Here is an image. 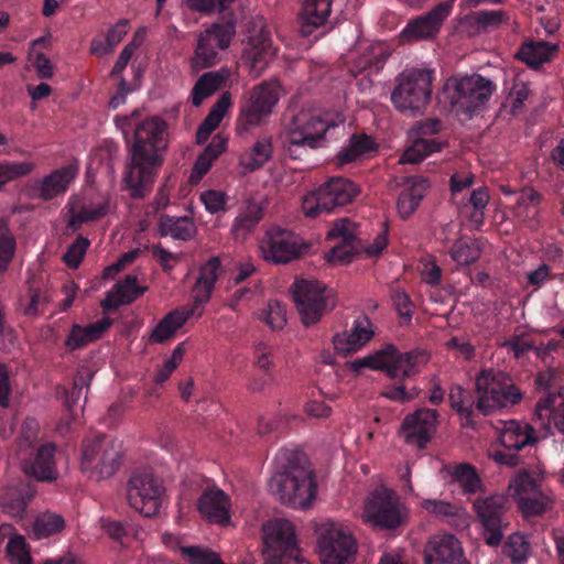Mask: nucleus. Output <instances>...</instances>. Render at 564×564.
<instances>
[{
    "instance_id": "f257e3e1",
    "label": "nucleus",
    "mask_w": 564,
    "mask_h": 564,
    "mask_svg": "<svg viewBox=\"0 0 564 564\" xmlns=\"http://www.w3.org/2000/svg\"><path fill=\"white\" fill-rule=\"evenodd\" d=\"M139 116L134 110L131 116L115 118L127 141L129 162L126 165L123 182L131 197L143 198L152 189L155 177L164 161L169 144L167 124L158 117H150L133 122Z\"/></svg>"
},
{
    "instance_id": "f03ea898",
    "label": "nucleus",
    "mask_w": 564,
    "mask_h": 564,
    "mask_svg": "<svg viewBox=\"0 0 564 564\" xmlns=\"http://www.w3.org/2000/svg\"><path fill=\"white\" fill-rule=\"evenodd\" d=\"M275 471L269 487L278 499L292 508H308L317 494V485L306 455L300 449L282 448L274 458Z\"/></svg>"
},
{
    "instance_id": "7ed1b4c3",
    "label": "nucleus",
    "mask_w": 564,
    "mask_h": 564,
    "mask_svg": "<svg viewBox=\"0 0 564 564\" xmlns=\"http://www.w3.org/2000/svg\"><path fill=\"white\" fill-rule=\"evenodd\" d=\"M334 123L318 110H301L284 118L285 149L289 156L300 160L308 149H317Z\"/></svg>"
},
{
    "instance_id": "20e7f679",
    "label": "nucleus",
    "mask_w": 564,
    "mask_h": 564,
    "mask_svg": "<svg viewBox=\"0 0 564 564\" xmlns=\"http://www.w3.org/2000/svg\"><path fill=\"white\" fill-rule=\"evenodd\" d=\"M476 410L482 415L512 408L522 401L523 394L513 379L495 368H484L475 377Z\"/></svg>"
},
{
    "instance_id": "39448f33",
    "label": "nucleus",
    "mask_w": 564,
    "mask_h": 564,
    "mask_svg": "<svg viewBox=\"0 0 564 564\" xmlns=\"http://www.w3.org/2000/svg\"><path fill=\"white\" fill-rule=\"evenodd\" d=\"M496 84L479 74L452 77L445 84L446 97L453 111L471 117L496 91Z\"/></svg>"
},
{
    "instance_id": "423d86ee",
    "label": "nucleus",
    "mask_w": 564,
    "mask_h": 564,
    "mask_svg": "<svg viewBox=\"0 0 564 564\" xmlns=\"http://www.w3.org/2000/svg\"><path fill=\"white\" fill-rule=\"evenodd\" d=\"M362 521L380 530H397L404 525L409 510L392 489L378 487L364 500Z\"/></svg>"
},
{
    "instance_id": "0eeeda50",
    "label": "nucleus",
    "mask_w": 564,
    "mask_h": 564,
    "mask_svg": "<svg viewBox=\"0 0 564 564\" xmlns=\"http://www.w3.org/2000/svg\"><path fill=\"white\" fill-rule=\"evenodd\" d=\"M423 357L422 351L402 352L394 345L388 344L371 355L352 360L350 368L355 372L369 368L383 371L391 379H405L417 373Z\"/></svg>"
},
{
    "instance_id": "6e6552de",
    "label": "nucleus",
    "mask_w": 564,
    "mask_h": 564,
    "mask_svg": "<svg viewBox=\"0 0 564 564\" xmlns=\"http://www.w3.org/2000/svg\"><path fill=\"white\" fill-rule=\"evenodd\" d=\"M359 193L360 187L355 182L343 176H334L304 196L302 210L305 216L315 218L322 213L329 214L350 204Z\"/></svg>"
},
{
    "instance_id": "1a4fd4ad",
    "label": "nucleus",
    "mask_w": 564,
    "mask_h": 564,
    "mask_svg": "<svg viewBox=\"0 0 564 564\" xmlns=\"http://www.w3.org/2000/svg\"><path fill=\"white\" fill-rule=\"evenodd\" d=\"M433 72L412 68L402 72L391 94V101L400 111H422L431 99Z\"/></svg>"
},
{
    "instance_id": "9d476101",
    "label": "nucleus",
    "mask_w": 564,
    "mask_h": 564,
    "mask_svg": "<svg viewBox=\"0 0 564 564\" xmlns=\"http://www.w3.org/2000/svg\"><path fill=\"white\" fill-rule=\"evenodd\" d=\"M292 289L297 312L305 326L316 324L326 312L332 311L336 306L333 290L327 289L317 280H296Z\"/></svg>"
},
{
    "instance_id": "9b49d317",
    "label": "nucleus",
    "mask_w": 564,
    "mask_h": 564,
    "mask_svg": "<svg viewBox=\"0 0 564 564\" xmlns=\"http://www.w3.org/2000/svg\"><path fill=\"white\" fill-rule=\"evenodd\" d=\"M122 458L121 445L106 435L85 441L82 448V468L97 480L115 475Z\"/></svg>"
},
{
    "instance_id": "f8f14e48",
    "label": "nucleus",
    "mask_w": 564,
    "mask_h": 564,
    "mask_svg": "<svg viewBox=\"0 0 564 564\" xmlns=\"http://www.w3.org/2000/svg\"><path fill=\"white\" fill-rule=\"evenodd\" d=\"M498 441L503 449L495 451L492 458L496 463L508 467H516L521 464L519 451L533 446L538 443V435L532 425L528 422L509 420L501 422Z\"/></svg>"
},
{
    "instance_id": "ddd939ff",
    "label": "nucleus",
    "mask_w": 564,
    "mask_h": 564,
    "mask_svg": "<svg viewBox=\"0 0 564 564\" xmlns=\"http://www.w3.org/2000/svg\"><path fill=\"white\" fill-rule=\"evenodd\" d=\"M543 474L520 469L512 481L518 507L525 518L538 517L552 508L553 500L543 489Z\"/></svg>"
},
{
    "instance_id": "4468645a",
    "label": "nucleus",
    "mask_w": 564,
    "mask_h": 564,
    "mask_svg": "<svg viewBox=\"0 0 564 564\" xmlns=\"http://www.w3.org/2000/svg\"><path fill=\"white\" fill-rule=\"evenodd\" d=\"M164 492L162 480L152 471H135L128 481L127 499L137 512L151 518L159 513Z\"/></svg>"
},
{
    "instance_id": "2eb2a0df",
    "label": "nucleus",
    "mask_w": 564,
    "mask_h": 564,
    "mask_svg": "<svg viewBox=\"0 0 564 564\" xmlns=\"http://www.w3.org/2000/svg\"><path fill=\"white\" fill-rule=\"evenodd\" d=\"M317 534L322 564H347L357 552L352 534L339 523L324 522L318 527Z\"/></svg>"
},
{
    "instance_id": "dca6fc26",
    "label": "nucleus",
    "mask_w": 564,
    "mask_h": 564,
    "mask_svg": "<svg viewBox=\"0 0 564 564\" xmlns=\"http://www.w3.org/2000/svg\"><path fill=\"white\" fill-rule=\"evenodd\" d=\"M506 503L503 496H489L476 499L473 505L480 523V534L489 546L500 545L509 527Z\"/></svg>"
},
{
    "instance_id": "f3484780",
    "label": "nucleus",
    "mask_w": 564,
    "mask_h": 564,
    "mask_svg": "<svg viewBox=\"0 0 564 564\" xmlns=\"http://www.w3.org/2000/svg\"><path fill=\"white\" fill-rule=\"evenodd\" d=\"M279 101L278 86L272 83H262L254 86L246 102L241 106L238 118L239 132H248L260 126L272 112Z\"/></svg>"
},
{
    "instance_id": "a211bd4d",
    "label": "nucleus",
    "mask_w": 564,
    "mask_h": 564,
    "mask_svg": "<svg viewBox=\"0 0 564 564\" xmlns=\"http://www.w3.org/2000/svg\"><path fill=\"white\" fill-rule=\"evenodd\" d=\"M236 33L234 17L221 23H214L198 36L195 50V65L207 68L218 61V53L229 46Z\"/></svg>"
},
{
    "instance_id": "6ab92c4d",
    "label": "nucleus",
    "mask_w": 564,
    "mask_h": 564,
    "mask_svg": "<svg viewBox=\"0 0 564 564\" xmlns=\"http://www.w3.org/2000/svg\"><path fill=\"white\" fill-rule=\"evenodd\" d=\"M305 247L297 235L280 227L269 229L261 242L264 259L278 264L299 259Z\"/></svg>"
},
{
    "instance_id": "aec40b11",
    "label": "nucleus",
    "mask_w": 564,
    "mask_h": 564,
    "mask_svg": "<svg viewBox=\"0 0 564 564\" xmlns=\"http://www.w3.org/2000/svg\"><path fill=\"white\" fill-rule=\"evenodd\" d=\"M78 165L76 163L66 164L59 169L53 170L42 178L33 180L26 186V194L34 199L50 202L58 196H63L72 182L78 175Z\"/></svg>"
},
{
    "instance_id": "412c9836",
    "label": "nucleus",
    "mask_w": 564,
    "mask_h": 564,
    "mask_svg": "<svg viewBox=\"0 0 564 564\" xmlns=\"http://www.w3.org/2000/svg\"><path fill=\"white\" fill-rule=\"evenodd\" d=\"M455 0H447L436 4L427 13L408 22L401 37L405 42L432 40L440 33L443 22L451 14Z\"/></svg>"
},
{
    "instance_id": "4be33fe9",
    "label": "nucleus",
    "mask_w": 564,
    "mask_h": 564,
    "mask_svg": "<svg viewBox=\"0 0 564 564\" xmlns=\"http://www.w3.org/2000/svg\"><path fill=\"white\" fill-rule=\"evenodd\" d=\"M437 416V411L431 409H419L408 414L401 424V437L408 445L425 448L436 432Z\"/></svg>"
},
{
    "instance_id": "5701e85b",
    "label": "nucleus",
    "mask_w": 564,
    "mask_h": 564,
    "mask_svg": "<svg viewBox=\"0 0 564 564\" xmlns=\"http://www.w3.org/2000/svg\"><path fill=\"white\" fill-rule=\"evenodd\" d=\"M357 226L348 218L337 219L327 234V239L335 245L328 252V261L346 263L358 250Z\"/></svg>"
},
{
    "instance_id": "b1692460",
    "label": "nucleus",
    "mask_w": 564,
    "mask_h": 564,
    "mask_svg": "<svg viewBox=\"0 0 564 564\" xmlns=\"http://www.w3.org/2000/svg\"><path fill=\"white\" fill-rule=\"evenodd\" d=\"M425 564H468L462 544L453 534L431 538L424 550Z\"/></svg>"
},
{
    "instance_id": "393cba45",
    "label": "nucleus",
    "mask_w": 564,
    "mask_h": 564,
    "mask_svg": "<svg viewBox=\"0 0 564 564\" xmlns=\"http://www.w3.org/2000/svg\"><path fill=\"white\" fill-rule=\"evenodd\" d=\"M264 546L278 552L297 555V540L293 523L286 519H275L263 525Z\"/></svg>"
},
{
    "instance_id": "a878e982",
    "label": "nucleus",
    "mask_w": 564,
    "mask_h": 564,
    "mask_svg": "<svg viewBox=\"0 0 564 564\" xmlns=\"http://www.w3.org/2000/svg\"><path fill=\"white\" fill-rule=\"evenodd\" d=\"M56 446L52 443L41 445L22 463L23 471L40 481H54L58 477L56 466Z\"/></svg>"
},
{
    "instance_id": "bb28decb",
    "label": "nucleus",
    "mask_w": 564,
    "mask_h": 564,
    "mask_svg": "<svg viewBox=\"0 0 564 564\" xmlns=\"http://www.w3.org/2000/svg\"><path fill=\"white\" fill-rule=\"evenodd\" d=\"M197 510L210 523L227 524L230 520V498L215 486L207 487L198 498Z\"/></svg>"
},
{
    "instance_id": "cd10ccee",
    "label": "nucleus",
    "mask_w": 564,
    "mask_h": 564,
    "mask_svg": "<svg viewBox=\"0 0 564 564\" xmlns=\"http://www.w3.org/2000/svg\"><path fill=\"white\" fill-rule=\"evenodd\" d=\"M556 400L553 393L541 398L534 408V421L547 433L564 436V400L558 404Z\"/></svg>"
},
{
    "instance_id": "c85d7f7f",
    "label": "nucleus",
    "mask_w": 564,
    "mask_h": 564,
    "mask_svg": "<svg viewBox=\"0 0 564 564\" xmlns=\"http://www.w3.org/2000/svg\"><path fill=\"white\" fill-rule=\"evenodd\" d=\"M221 262L218 257H212L199 268L194 285V304L192 314L209 302L215 284L221 275Z\"/></svg>"
},
{
    "instance_id": "c756f323",
    "label": "nucleus",
    "mask_w": 564,
    "mask_h": 564,
    "mask_svg": "<svg viewBox=\"0 0 564 564\" xmlns=\"http://www.w3.org/2000/svg\"><path fill=\"white\" fill-rule=\"evenodd\" d=\"M371 322L367 316L355 319L349 332L334 336V347L343 355H349L359 350L373 336Z\"/></svg>"
},
{
    "instance_id": "7c9ffc66",
    "label": "nucleus",
    "mask_w": 564,
    "mask_h": 564,
    "mask_svg": "<svg viewBox=\"0 0 564 564\" xmlns=\"http://www.w3.org/2000/svg\"><path fill=\"white\" fill-rule=\"evenodd\" d=\"M557 51V44L528 39L518 48L516 58L532 69H539L543 64L550 62Z\"/></svg>"
},
{
    "instance_id": "2f4dec72",
    "label": "nucleus",
    "mask_w": 564,
    "mask_h": 564,
    "mask_svg": "<svg viewBox=\"0 0 564 564\" xmlns=\"http://www.w3.org/2000/svg\"><path fill=\"white\" fill-rule=\"evenodd\" d=\"M332 0H303L300 11V33L310 36L327 20Z\"/></svg>"
},
{
    "instance_id": "473e14b6",
    "label": "nucleus",
    "mask_w": 564,
    "mask_h": 564,
    "mask_svg": "<svg viewBox=\"0 0 564 564\" xmlns=\"http://www.w3.org/2000/svg\"><path fill=\"white\" fill-rule=\"evenodd\" d=\"M429 187L430 182L423 176L408 177V187L400 193L397 202L401 218L408 219L415 212Z\"/></svg>"
},
{
    "instance_id": "72a5a7b5",
    "label": "nucleus",
    "mask_w": 564,
    "mask_h": 564,
    "mask_svg": "<svg viewBox=\"0 0 564 564\" xmlns=\"http://www.w3.org/2000/svg\"><path fill=\"white\" fill-rule=\"evenodd\" d=\"M510 15L503 10H480L466 14L462 25L469 35H476L489 29H498L502 24H509Z\"/></svg>"
},
{
    "instance_id": "f704fd0d",
    "label": "nucleus",
    "mask_w": 564,
    "mask_h": 564,
    "mask_svg": "<svg viewBox=\"0 0 564 564\" xmlns=\"http://www.w3.org/2000/svg\"><path fill=\"white\" fill-rule=\"evenodd\" d=\"M243 54L250 61L252 67H260L261 64L268 63L274 55L270 32L265 28H261L257 34L250 35Z\"/></svg>"
},
{
    "instance_id": "c9c22d12",
    "label": "nucleus",
    "mask_w": 564,
    "mask_h": 564,
    "mask_svg": "<svg viewBox=\"0 0 564 564\" xmlns=\"http://www.w3.org/2000/svg\"><path fill=\"white\" fill-rule=\"evenodd\" d=\"M159 231L162 237L187 241L196 234V225L188 216L161 215Z\"/></svg>"
},
{
    "instance_id": "e433bc0d",
    "label": "nucleus",
    "mask_w": 564,
    "mask_h": 564,
    "mask_svg": "<svg viewBox=\"0 0 564 564\" xmlns=\"http://www.w3.org/2000/svg\"><path fill=\"white\" fill-rule=\"evenodd\" d=\"M68 206L69 219L67 227L72 229L73 232L79 230L83 224L94 221L106 216L109 209L107 202H102L96 205L91 204L90 206L69 202Z\"/></svg>"
},
{
    "instance_id": "4c0bfd02",
    "label": "nucleus",
    "mask_w": 564,
    "mask_h": 564,
    "mask_svg": "<svg viewBox=\"0 0 564 564\" xmlns=\"http://www.w3.org/2000/svg\"><path fill=\"white\" fill-rule=\"evenodd\" d=\"M33 497L34 490L29 486L10 488L2 496V510L11 517L23 518Z\"/></svg>"
},
{
    "instance_id": "58836bf2",
    "label": "nucleus",
    "mask_w": 564,
    "mask_h": 564,
    "mask_svg": "<svg viewBox=\"0 0 564 564\" xmlns=\"http://www.w3.org/2000/svg\"><path fill=\"white\" fill-rule=\"evenodd\" d=\"M272 152L271 137H262L240 156V164L245 170L253 172L261 169L271 159Z\"/></svg>"
},
{
    "instance_id": "ea45409f",
    "label": "nucleus",
    "mask_w": 564,
    "mask_h": 564,
    "mask_svg": "<svg viewBox=\"0 0 564 564\" xmlns=\"http://www.w3.org/2000/svg\"><path fill=\"white\" fill-rule=\"evenodd\" d=\"M377 149L378 147L371 137L367 134H354L349 140V144L338 153V164L344 165L355 162L365 154L376 152Z\"/></svg>"
},
{
    "instance_id": "a19ab883",
    "label": "nucleus",
    "mask_w": 564,
    "mask_h": 564,
    "mask_svg": "<svg viewBox=\"0 0 564 564\" xmlns=\"http://www.w3.org/2000/svg\"><path fill=\"white\" fill-rule=\"evenodd\" d=\"M448 400L452 409H454L462 417L464 426L474 425V409H476V402L469 391L463 389L458 384L451 387L448 393Z\"/></svg>"
},
{
    "instance_id": "79ce46f5",
    "label": "nucleus",
    "mask_w": 564,
    "mask_h": 564,
    "mask_svg": "<svg viewBox=\"0 0 564 564\" xmlns=\"http://www.w3.org/2000/svg\"><path fill=\"white\" fill-rule=\"evenodd\" d=\"M445 143L436 139L419 137L403 152L400 163L415 164L423 161L427 155L440 152Z\"/></svg>"
},
{
    "instance_id": "37998d69",
    "label": "nucleus",
    "mask_w": 564,
    "mask_h": 564,
    "mask_svg": "<svg viewBox=\"0 0 564 564\" xmlns=\"http://www.w3.org/2000/svg\"><path fill=\"white\" fill-rule=\"evenodd\" d=\"M481 242L478 239L459 238L451 250V258L459 265H470L481 256Z\"/></svg>"
},
{
    "instance_id": "c03bdc74",
    "label": "nucleus",
    "mask_w": 564,
    "mask_h": 564,
    "mask_svg": "<svg viewBox=\"0 0 564 564\" xmlns=\"http://www.w3.org/2000/svg\"><path fill=\"white\" fill-rule=\"evenodd\" d=\"M541 195L532 187L522 188L516 196L514 215L520 220L533 219L539 210Z\"/></svg>"
},
{
    "instance_id": "a18cd8bd",
    "label": "nucleus",
    "mask_w": 564,
    "mask_h": 564,
    "mask_svg": "<svg viewBox=\"0 0 564 564\" xmlns=\"http://www.w3.org/2000/svg\"><path fill=\"white\" fill-rule=\"evenodd\" d=\"M263 212L262 208L256 204L250 203L247 205L245 210H242L235 219L231 231L234 236L238 239H243L250 231H252L259 221L262 219Z\"/></svg>"
},
{
    "instance_id": "49530a36",
    "label": "nucleus",
    "mask_w": 564,
    "mask_h": 564,
    "mask_svg": "<svg viewBox=\"0 0 564 564\" xmlns=\"http://www.w3.org/2000/svg\"><path fill=\"white\" fill-rule=\"evenodd\" d=\"M449 474L465 494H476L481 488V479L476 468L468 463L455 465Z\"/></svg>"
},
{
    "instance_id": "de8ad7c7",
    "label": "nucleus",
    "mask_w": 564,
    "mask_h": 564,
    "mask_svg": "<svg viewBox=\"0 0 564 564\" xmlns=\"http://www.w3.org/2000/svg\"><path fill=\"white\" fill-rule=\"evenodd\" d=\"M531 543L528 538L519 532L508 536L502 545V553L510 558L512 564H523L530 554Z\"/></svg>"
},
{
    "instance_id": "09e8293b",
    "label": "nucleus",
    "mask_w": 564,
    "mask_h": 564,
    "mask_svg": "<svg viewBox=\"0 0 564 564\" xmlns=\"http://www.w3.org/2000/svg\"><path fill=\"white\" fill-rule=\"evenodd\" d=\"M223 76L217 73L208 72L202 75L192 89V104L195 107H199L206 98L219 88Z\"/></svg>"
},
{
    "instance_id": "8fccbe9b",
    "label": "nucleus",
    "mask_w": 564,
    "mask_h": 564,
    "mask_svg": "<svg viewBox=\"0 0 564 564\" xmlns=\"http://www.w3.org/2000/svg\"><path fill=\"white\" fill-rule=\"evenodd\" d=\"M188 315H183L178 312L169 313L164 316L154 327L151 333V340L154 343H164L169 338H171L175 332L181 328Z\"/></svg>"
},
{
    "instance_id": "3c124183",
    "label": "nucleus",
    "mask_w": 564,
    "mask_h": 564,
    "mask_svg": "<svg viewBox=\"0 0 564 564\" xmlns=\"http://www.w3.org/2000/svg\"><path fill=\"white\" fill-rule=\"evenodd\" d=\"M64 527L65 521L59 514L45 512L35 518L32 529L36 539H44L61 532Z\"/></svg>"
},
{
    "instance_id": "603ef678",
    "label": "nucleus",
    "mask_w": 564,
    "mask_h": 564,
    "mask_svg": "<svg viewBox=\"0 0 564 564\" xmlns=\"http://www.w3.org/2000/svg\"><path fill=\"white\" fill-rule=\"evenodd\" d=\"M389 54L382 44H376L358 58L357 65L361 70H368L369 74L378 73L383 68Z\"/></svg>"
},
{
    "instance_id": "864d4df0",
    "label": "nucleus",
    "mask_w": 564,
    "mask_h": 564,
    "mask_svg": "<svg viewBox=\"0 0 564 564\" xmlns=\"http://www.w3.org/2000/svg\"><path fill=\"white\" fill-rule=\"evenodd\" d=\"M34 169L32 162L0 161V191L7 183L31 174Z\"/></svg>"
},
{
    "instance_id": "5fc2aeb1",
    "label": "nucleus",
    "mask_w": 564,
    "mask_h": 564,
    "mask_svg": "<svg viewBox=\"0 0 564 564\" xmlns=\"http://www.w3.org/2000/svg\"><path fill=\"white\" fill-rule=\"evenodd\" d=\"M7 554L11 564H33L29 544L15 530L7 544Z\"/></svg>"
},
{
    "instance_id": "6e6d98bb",
    "label": "nucleus",
    "mask_w": 564,
    "mask_h": 564,
    "mask_svg": "<svg viewBox=\"0 0 564 564\" xmlns=\"http://www.w3.org/2000/svg\"><path fill=\"white\" fill-rule=\"evenodd\" d=\"M15 251V239L7 223L0 219V271L7 270Z\"/></svg>"
},
{
    "instance_id": "4d7b16f0",
    "label": "nucleus",
    "mask_w": 564,
    "mask_h": 564,
    "mask_svg": "<svg viewBox=\"0 0 564 564\" xmlns=\"http://www.w3.org/2000/svg\"><path fill=\"white\" fill-rule=\"evenodd\" d=\"M137 281L135 275L129 274L115 285L117 294L121 296V303L130 304L145 293L147 286H139Z\"/></svg>"
},
{
    "instance_id": "13d9d810",
    "label": "nucleus",
    "mask_w": 564,
    "mask_h": 564,
    "mask_svg": "<svg viewBox=\"0 0 564 564\" xmlns=\"http://www.w3.org/2000/svg\"><path fill=\"white\" fill-rule=\"evenodd\" d=\"M90 241L84 236H78L67 248L63 261L70 269H77L87 252Z\"/></svg>"
},
{
    "instance_id": "bf43d9fd",
    "label": "nucleus",
    "mask_w": 564,
    "mask_h": 564,
    "mask_svg": "<svg viewBox=\"0 0 564 564\" xmlns=\"http://www.w3.org/2000/svg\"><path fill=\"white\" fill-rule=\"evenodd\" d=\"M261 321L273 330L282 329L286 323L285 307L279 301H269Z\"/></svg>"
},
{
    "instance_id": "052dcab7",
    "label": "nucleus",
    "mask_w": 564,
    "mask_h": 564,
    "mask_svg": "<svg viewBox=\"0 0 564 564\" xmlns=\"http://www.w3.org/2000/svg\"><path fill=\"white\" fill-rule=\"evenodd\" d=\"M91 378L93 373L89 372L79 371L75 375L72 389L65 392V405L69 411L77 404L83 389H88Z\"/></svg>"
},
{
    "instance_id": "680f3d73",
    "label": "nucleus",
    "mask_w": 564,
    "mask_h": 564,
    "mask_svg": "<svg viewBox=\"0 0 564 564\" xmlns=\"http://www.w3.org/2000/svg\"><path fill=\"white\" fill-rule=\"evenodd\" d=\"M234 1L235 0H183L184 4L189 10L205 15L216 11H226Z\"/></svg>"
},
{
    "instance_id": "e2e57ef3",
    "label": "nucleus",
    "mask_w": 564,
    "mask_h": 564,
    "mask_svg": "<svg viewBox=\"0 0 564 564\" xmlns=\"http://www.w3.org/2000/svg\"><path fill=\"white\" fill-rule=\"evenodd\" d=\"M530 94L528 84L522 80H514L509 93L510 111L518 115L522 111L524 101Z\"/></svg>"
},
{
    "instance_id": "0e129e2a",
    "label": "nucleus",
    "mask_w": 564,
    "mask_h": 564,
    "mask_svg": "<svg viewBox=\"0 0 564 564\" xmlns=\"http://www.w3.org/2000/svg\"><path fill=\"white\" fill-rule=\"evenodd\" d=\"M381 394L391 401L404 403L413 400L417 392L415 389L406 390L403 383H394L386 386Z\"/></svg>"
},
{
    "instance_id": "69168bd1",
    "label": "nucleus",
    "mask_w": 564,
    "mask_h": 564,
    "mask_svg": "<svg viewBox=\"0 0 564 564\" xmlns=\"http://www.w3.org/2000/svg\"><path fill=\"white\" fill-rule=\"evenodd\" d=\"M9 366L0 361V409L10 406L12 384Z\"/></svg>"
},
{
    "instance_id": "338daca9",
    "label": "nucleus",
    "mask_w": 564,
    "mask_h": 564,
    "mask_svg": "<svg viewBox=\"0 0 564 564\" xmlns=\"http://www.w3.org/2000/svg\"><path fill=\"white\" fill-rule=\"evenodd\" d=\"M138 48V44L132 41L130 43H128L123 50L121 51V53L119 54L111 72H110V77L111 78H118L119 80L122 77V72L123 69L127 67L129 61L131 59L133 53L135 52V50Z\"/></svg>"
},
{
    "instance_id": "774afa93",
    "label": "nucleus",
    "mask_w": 564,
    "mask_h": 564,
    "mask_svg": "<svg viewBox=\"0 0 564 564\" xmlns=\"http://www.w3.org/2000/svg\"><path fill=\"white\" fill-rule=\"evenodd\" d=\"M200 199L205 205V208L212 214L223 210L226 205V195L214 189L202 193Z\"/></svg>"
}]
</instances>
